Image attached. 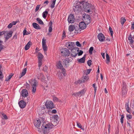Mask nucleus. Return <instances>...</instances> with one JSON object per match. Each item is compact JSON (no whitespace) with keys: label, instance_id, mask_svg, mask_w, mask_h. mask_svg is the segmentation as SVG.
I'll return each mask as SVG.
<instances>
[{"label":"nucleus","instance_id":"f704fd0d","mask_svg":"<svg viewBox=\"0 0 134 134\" xmlns=\"http://www.w3.org/2000/svg\"><path fill=\"white\" fill-rule=\"evenodd\" d=\"M2 118L3 119H4L5 120L8 119V118L7 116L5 114H2Z\"/></svg>","mask_w":134,"mask_h":134},{"label":"nucleus","instance_id":"6ab92c4d","mask_svg":"<svg viewBox=\"0 0 134 134\" xmlns=\"http://www.w3.org/2000/svg\"><path fill=\"white\" fill-rule=\"evenodd\" d=\"M68 29L69 31L70 32L72 31L74 29L75 30V31H76L77 32V29L75 27V26L73 25H71L69 26V27Z\"/></svg>","mask_w":134,"mask_h":134},{"label":"nucleus","instance_id":"9b49d317","mask_svg":"<svg viewBox=\"0 0 134 134\" xmlns=\"http://www.w3.org/2000/svg\"><path fill=\"white\" fill-rule=\"evenodd\" d=\"M75 19L74 18V15L70 14L68 16V21L70 23H72L74 22Z\"/></svg>","mask_w":134,"mask_h":134},{"label":"nucleus","instance_id":"680f3d73","mask_svg":"<svg viewBox=\"0 0 134 134\" xmlns=\"http://www.w3.org/2000/svg\"><path fill=\"white\" fill-rule=\"evenodd\" d=\"M17 23V21H14L11 23L12 25H15Z\"/></svg>","mask_w":134,"mask_h":134},{"label":"nucleus","instance_id":"7ed1b4c3","mask_svg":"<svg viewBox=\"0 0 134 134\" xmlns=\"http://www.w3.org/2000/svg\"><path fill=\"white\" fill-rule=\"evenodd\" d=\"M57 66L58 68L62 69V74L64 76H65L66 75V74L65 73V69L63 68L62 63L60 61H59L58 62L57 64Z\"/></svg>","mask_w":134,"mask_h":134},{"label":"nucleus","instance_id":"72a5a7b5","mask_svg":"<svg viewBox=\"0 0 134 134\" xmlns=\"http://www.w3.org/2000/svg\"><path fill=\"white\" fill-rule=\"evenodd\" d=\"M23 35H27L30 34V33L27 31L25 29H24L23 31Z\"/></svg>","mask_w":134,"mask_h":134},{"label":"nucleus","instance_id":"603ef678","mask_svg":"<svg viewBox=\"0 0 134 134\" xmlns=\"http://www.w3.org/2000/svg\"><path fill=\"white\" fill-rule=\"evenodd\" d=\"M5 33V31H3L2 32H0V36H1L2 35H4Z\"/></svg>","mask_w":134,"mask_h":134},{"label":"nucleus","instance_id":"ea45409f","mask_svg":"<svg viewBox=\"0 0 134 134\" xmlns=\"http://www.w3.org/2000/svg\"><path fill=\"white\" fill-rule=\"evenodd\" d=\"M73 95H74L76 97H78L79 96H80V94L79 93V92H77L75 93H74L72 94Z\"/></svg>","mask_w":134,"mask_h":134},{"label":"nucleus","instance_id":"473e14b6","mask_svg":"<svg viewBox=\"0 0 134 134\" xmlns=\"http://www.w3.org/2000/svg\"><path fill=\"white\" fill-rule=\"evenodd\" d=\"M56 1V0H53L51 6V8H53L54 7Z\"/></svg>","mask_w":134,"mask_h":134},{"label":"nucleus","instance_id":"1a4fd4ad","mask_svg":"<svg viewBox=\"0 0 134 134\" xmlns=\"http://www.w3.org/2000/svg\"><path fill=\"white\" fill-rule=\"evenodd\" d=\"M46 106L47 109H52L54 107L53 103L51 101H47L46 104Z\"/></svg>","mask_w":134,"mask_h":134},{"label":"nucleus","instance_id":"20e7f679","mask_svg":"<svg viewBox=\"0 0 134 134\" xmlns=\"http://www.w3.org/2000/svg\"><path fill=\"white\" fill-rule=\"evenodd\" d=\"M12 34L13 32L12 31H5V33L4 35V37L5 38V42L12 37Z\"/></svg>","mask_w":134,"mask_h":134},{"label":"nucleus","instance_id":"4be33fe9","mask_svg":"<svg viewBox=\"0 0 134 134\" xmlns=\"http://www.w3.org/2000/svg\"><path fill=\"white\" fill-rule=\"evenodd\" d=\"M85 55H84L83 57L80 59H78L77 60L80 63H84L85 60Z\"/></svg>","mask_w":134,"mask_h":134},{"label":"nucleus","instance_id":"0eeeda50","mask_svg":"<svg viewBox=\"0 0 134 134\" xmlns=\"http://www.w3.org/2000/svg\"><path fill=\"white\" fill-rule=\"evenodd\" d=\"M84 21L86 24L88 25L91 22L90 18V15L87 14H85L83 17Z\"/></svg>","mask_w":134,"mask_h":134},{"label":"nucleus","instance_id":"37998d69","mask_svg":"<svg viewBox=\"0 0 134 134\" xmlns=\"http://www.w3.org/2000/svg\"><path fill=\"white\" fill-rule=\"evenodd\" d=\"M46 39L43 38L42 40V45H46Z\"/></svg>","mask_w":134,"mask_h":134},{"label":"nucleus","instance_id":"c85d7f7f","mask_svg":"<svg viewBox=\"0 0 134 134\" xmlns=\"http://www.w3.org/2000/svg\"><path fill=\"white\" fill-rule=\"evenodd\" d=\"M27 71V69L26 68L24 69L22 71L21 74V76H23L26 73Z\"/></svg>","mask_w":134,"mask_h":134},{"label":"nucleus","instance_id":"864d4df0","mask_svg":"<svg viewBox=\"0 0 134 134\" xmlns=\"http://www.w3.org/2000/svg\"><path fill=\"white\" fill-rule=\"evenodd\" d=\"M58 77L61 80L63 78V76L62 75V74L61 73H60L58 75Z\"/></svg>","mask_w":134,"mask_h":134},{"label":"nucleus","instance_id":"aec40b11","mask_svg":"<svg viewBox=\"0 0 134 134\" xmlns=\"http://www.w3.org/2000/svg\"><path fill=\"white\" fill-rule=\"evenodd\" d=\"M69 59H65L63 62V64L65 66L67 67L69 65Z\"/></svg>","mask_w":134,"mask_h":134},{"label":"nucleus","instance_id":"dca6fc26","mask_svg":"<svg viewBox=\"0 0 134 134\" xmlns=\"http://www.w3.org/2000/svg\"><path fill=\"white\" fill-rule=\"evenodd\" d=\"M71 56L72 57H75L78 53V50L76 51L75 49H73L71 50Z\"/></svg>","mask_w":134,"mask_h":134},{"label":"nucleus","instance_id":"a211bd4d","mask_svg":"<svg viewBox=\"0 0 134 134\" xmlns=\"http://www.w3.org/2000/svg\"><path fill=\"white\" fill-rule=\"evenodd\" d=\"M18 104L20 107L22 108H24L26 105L25 102L23 100L20 101Z\"/></svg>","mask_w":134,"mask_h":134},{"label":"nucleus","instance_id":"bb28decb","mask_svg":"<svg viewBox=\"0 0 134 134\" xmlns=\"http://www.w3.org/2000/svg\"><path fill=\"white\" fill-rule=\"evenodd\" d=\"M48 14V12L47 11H45L43 12L42 13V16L43 18L44 19H45L47 16Z\"/></svg>","mask_w":134,"mask_h":134},{"label":"nucleus","instance_id":"2eb2a0df","mask_svg":"<svg viewBox=\"0 0 134 134\" xmlns=\"http://www.w3.org/2000/svg\"><path fill=\"white\" fill-rule=\"evenodd\" d=\"M21 94L23 97H26L28 96V92L26 89H23L21 91Z\"/></svg>","mask_w":134,"mask_h":134},{"label":"nucleus","instance_id":"9d476101","mask_svg":"<svg viewBox=\"0 0 134 134\" xmlns=\"http://www.w3.org/2000/svg\"><path fill=\"white\" fill-rule=\"evenodd\" d=\"M74 43L72 42H68L66 44V46L69 49L71 50L74 49Z\"/></svg>","mask_w":134,"mask_h":134},{"label":"nucleus","instance_id":"4468645a","mask_svg":"<svg viewBox=\"0 0 134 134\" xmlns=\"http://www.w3.org/2000/svg\"><path fill=\"white\" fill-rule=\"evenodd\" d=\"M83 79H85V80H80L75 82V83L76 84H77L78 83L80 84L84 82L85 81H87V80H88V76L87 75L85 76L84 77Z\"/></svg>","mask_w":134,"mask_h":134},{"label":"nucleus","instance_id":"052dcab7","mask_svg":"<svg viewBox=\"0 0 134 134\" xmlns=\"http://www.w3.org/2000/svg\"><path fill=\"white\" fill-rule=\"evenodd\" d=\"M53 118L54 119L57 120V119L58 118V116L57 115H54L53 116Z\"/></svg>","mask_w":134,"mask_h":134},{"label":"nucleus","instance_id":"39448f33","mask_svg":"<svg viewBox=\"0 0 134 134\" xmlns=\"http://www.w3.org/2000/svg\"><path fill=\"white\" fill-rule=\"evenodd\" d=\"M61 53L63 56H68L70 54L69 51L66 48H64L61 49Z\"/></svg>","mask_w":134,"mask_h":134},{"label":"nucleus","instance_id":"58836bf2","mask_svg":"<svg viewBox=\"0 0 134 134\" xmlns=\"http://www.w3.org/2000/svg\"><path fill=\"white\" fill-rule=\"evenodd\" d=\"M109 31L110 33L111 36L113 37V31L112 29L110 26H109Z\"/></svg>","mask_w":134,"mask_h":134},{"label":"nucleus","instance_id":"a18cd8bd","mask_svg":"<svg viewBox=\"0 0 134 134\" xmlns=\"http://www.w3.org/2000/svg\"><path fill=\"white\" fill-rule=\"evenodd\" d=\"M53 99L54 101L57 102L59 101V100L56 97H53Z\"/></svg>","mask_w":134,"mask_h":134},{"label":"nucleus","instance_id":"338daca9","mask_svg":"<svg viewBox=\"0 0 134 134\" xmlns=\"http://www.w3.org/2000/svg\"><path fill=\"white\" fill-rule=\"evenodd\" d=\"M104 54H105V53H101V54L102 55L103 58L104 59H105V57L104 56Z\"/></svg>","mask_w":134,"mask_h":134},{"label":"nucleus","instance_id":"8fccbe9b","mask_svg":"<svg viewBox=\"0 0 134 134\" xmlns=\"http://www.w3.org/2000/svg\"><path fill=\"white\" fill-rule=\"evenodd\" d=\"M40 5H37V7H36L35 10V12H37L38 10L39 9V8H40Z\"/></svg>","mask_w":134,"mask_h":134},{"label":"nucleus","instance_id":"f257e3e1","mask_svg":"<svg viewBox=\"0 0 134 134\" xmlns=\"http://www.w3.org/2000/svg\"><path fill=\"white\" fill-rule=\"evenodd\" d=\"M41 124L42 125V124L40 119L36 120L34 122V125L37 128L38 131L40 132L43 131L44 133H48L49 130L52 129L54 126V125L51 123L48 122L43 123L42 126H40Z\"/></svg>","mask_w":134,"mask_h":134},{"label":"nucleus","instance_id":"3c124183","mask_svg":"<svg viewBox=\"0 0 134 134\" xmlns=\"http://www.w3.org/2000/svg\"><path fill=\"white\" fill-rule=\"evenodd\" d=\"M52 27L51 26H49L48 29V31L49 32H51L52 31Z\"/></svg>","mask_w":134,"mask_h":134},{"label":"nucleus","instance_id":"4c0bfd02","mask_svg":"<svg viewBox=\"0 0 134 134\" xmlns=\"http://www.w3.org/2000/svg\"><path fill=\"white\" fill-rule=\"evenodd\" d=\"M93 47H90L89 49V52L90 54H92V51L93 50Z\"/></svg>","mask_w":134,"mask_h":134},{"label":"nucleus","instance_id":"13d9d810","mask_svg":"<svg viewBox=\"0 0 134 134\" xmlns=\"http://www.w3.org/2000/svg\"><path fill=\"white\" fill-rule=\"evenodd\" d=\"M12 26L13 25H12V23H10L8 25V27L9 29H10L12 27Z\"/></svg>","mask_w":134,"mask_h":134},{"label":"nucleus","instance_id":"412c9836","mask_svg":"<svg viewBox=\"0 0 134 134\" xmlns=\"http://www.w3.org/2000/svg\"><path fill=\"white\" fill-rule=\"evenodd\" d=\"M32 25L33 27L36 29H41L40 27L38 24L35 23H33Z\"/></svg>","mask_w":134,"mask_h":134},{"label":"nucleus","instance_id":"bf43d9fd","mask_svg":"<svg viewBox=\"0 0 134 134\" xmlns=\"http://www.w3.org/2000/svg\"><path fill=\"white\" fill-rule=\"evenodd\" d=\"M17 38V35L16 34H15L13 37V39H16Z\"/></svg>","mask_w":134,"mask_h":134},{"label":"nucleus","instance_id":"5fc2aeb1","mask_svg":"<svg viewBox=\"0 0 134 134\" xmlns=\"http://www.w3.org/2000/svg\"><path fill=\"white\" fill-rule=\"evenodd\" d=\"M83 52L81 51V50H80L79 51V52L78 53V55L79 56H80L81 55H82V54H83Z\"/></svg>","mask_w":134,"mask_h":134},{"label":"nucleus","instance_id":"79ce46f5","mask_svg":"<svg viewBox=\"0 0 134 134\" xmlns=\"http://www.w3.org/2000/svg\"><path fill=\"white\" fill-rule=\"evenodd\" d=\"M3 42V41H0V48L2 49L3 48L4 46L2 44V43Z\"/></svg>","mask_w":134,"mask_h":134},{"label":"nucleus","instance_id":"c03bdc74","mask_svg":"<svg viewBox=\"0 0 134 134\" xmlns=\"http://www.w3.org/2000/svg\"><path fill=\"white\" fill-rule=\"evenodd\" d=\"M121 117L120 119L121 122L122 124L123 122L124 118V116L123 115H121Z\"/></svg>","mask_w":134,"mask_h":134},{"label":"nucleus","instance_id":"423d86ee","mask_svg":"<svg viewBox=\"0 0 134 134\" xmlns=\"http://www.w3.org/2000/svg\"><path fill=\"white\" fill-rule=\"evenodd\" d=\"M86 24L84 22H80L79 25L80 29L79 28L78 30H77V33L80 31L81 30H83L85 29L86 27Z\"/></svg>","mask_w":134,"mask_h":134},{"label":"nucleus","instance_id":"f3484780","mask_svg":"<svg viewBox=\"0 0 134 134\" xmlns=\"http://www.w3.org/2000/svg\"><path fill=\"white\" fill-rule=\"evenodd\" d=\"M97 38L99 41H103L104 40L105 37L103 35L102 33H100L97 36Z\"/></svg>","mask_w":134,"mask_h":134},{"label":"nucleus","instance_id":"7c9ffc66","mask_svg":"<svg viewBox=\"0 0 134 134\" xmlns=\"http://www.w3.org/2000/svg\"><path fill=\"white\" fill-rule=\"evenodd\" d=\"M36 20L38 21L39 24L42 25L44 24L43 22L40 18H37L36 19Z\"/></svg>","mask_w":134,"mask_h":134},{"label":"nucleus","instance_id":"774afa93","mask_svg":"<svg viewBox=\"0 0 134 134\" xmlns=\"http://www.w3.org/2000/svg\"><path fill=\"white\" fill-rule=\"evenodd\" d=\"M131 29H134V24L133 23L132 24Z\"/></svg>","mask_w":134,"mask_h":134},{"label":"nucleus","instance_id":"a878e982","mask_svg":"<svg viewBox=\"0 0 134 134\" xmlns=\"http://www.w3.org/2000/svg\"><path fill=\"white\" fill-rule=\"evenodd\" d=\"M128 39L129 41L130 42L131 44H132L134 42V40L132 39V37L131 35H130V36L128 38Z\"/></svg>","mask_w":134,"mask_h":134},{"label":"nucleus","instance_id":"5701e85b","mask_svg":"<svg viewBox=\"0 0 134 134\" xmlns=\"http://www.w3.org/2000/svg\"><path fill=\"white\" fill-rule=\"evenodd\" d=\"M31 44V42L30 41H29L25 45V50H28Z\"/></svg>","mask_w":134,"mask_h":134},{"label":"nucleus","instance_id":"6e6552de","mask_svg":"<svg viewBox=\"0 0 134 134\" xmlns=\"http://www.w3.org/2000/svg\"><path fill=\"white\" fill-rule=\"evenodd\" d=\"M90 4L87 2H84L83 4V7L85 10L87 11V12H89L90 10Z\"/></svg>","mask_w":134,"mask_h":134},{"label":"nucleus","instance_id":"f03ea898","mask_svg":"<svg viewBox=\"0 0 134 134\" xmlns=\"http://www.w3.org/2000/svg\"><path fill=\"white\" fill-rule=\"evenodd\" d=\"M73 9L74 12L76 14H78L82 9L81 6L78 3L76 4Z\"/></svg>","mask_w":134,"mask_h":134},{"label":"nucleus","instance_id":"de8ad7c7","mask_svg":"<svg viewBox=\"0 0 134 134\" xmlns=\"http://www.w3.org/2000/svg\"><path fill=\"white\" fill-rule=\"evenodd\" d=\"M76 45L77 46L79 47H81V44H80L79 42L78 41H77L76 42Z\"/></svg>","mask_w":134,"mask_h":134},{"label":"nucleus","instance_id":"c756f323","mask_svg":"<svg viewBox=\"0 0 134 134\" xmlns=\"http://www.w3.org/2000/svg\"><path fill=\"white\" fill-rule=\"evenodd\" d=\"M13 76V74H11L10 75H9L8 76H7L5 80L6 81H8Z\"/></svg>","mask_w":134,"mask_h":134},{"label":"nucleus","instance_id":"e433bc0d","mask_svg":"<svg viewBox=\"0 0 134 134\" xmlns=\"http://www.w3.org/2000/svg\"><path fill=\"white\" fill-rule=\"evenodd\" d=\"M42 60H38V67H39V69H40L41 67V66L42 65Z\"/></svg>","mask_w":134,"mask_h":134},{"label":"nucleus","instance_id":"ddd939ff","mask_svg":"<svg viewBox=\"0 0 134 134\" xmlns=\"http://www.w3.org/2000/svg\"><path fill=\"white\" fill-rule=\"evenodd\" d=\"M127 91V90L126 86V85L125 84L123 83L122 91V96H124L126 94Z\"/></svg>","mask_w":134,"mask_h":134},{"label":"nucleus","instance_id":"393cba45","mask_svg":"<svg viewBox=\"0 0 134 134\" xmlns=\"http://www.w3.org/2000/svg\"><path fill=\"white\" fill-rule=\"evenodd\" d=\"M43 55L41 53H39L38 54V60H42V59L43 58Z\"/></svg>","mask_w":134,"mask_h":134},{"label":"nucleus","instance_id":"49530a36","mask_svg":"<svg viewBox=\"0 0 134 134\" xmlns=\"http://www.w3.org/2000/svg\"><path fill=\"white\" fill-rule=\"evenodd\" d=\"M92 62V61L91 60H88V61L87 62V64L89 66H90L91 65Z\"/></svg>","mask_w":134,"mask_h":134},{"label":"nucleus","instance_id":"b1692460","mask_svg":"<svg viewBox=\"0 0 134 134\" xmlns=\"http://www.w3.org/2000/svg\"><path fill=\"white\" fill-rule=\"evenodd\" d=\"M106 63L107 64H108L110 62V57L109 55L107 53L106 54Z\"/></svg>","mask_w":134,"mask_h":134},{"label":"nucleus","instance_id":"4d7b16f0","mask_svg":"<svg viewBox=\"0 0 134 134\" xmlns=\"http://www.w3.org/2000/svg\"><path fill=\"white\" fill-rule=\"evenodd\" d=\"M91 70V69H88L87 70V71L86 73V75H88L89 74Z\"/></svg>","mask_w":134,"mask_h":134},{"label":"nucleus","instance_id":"c9c22d12","mask_svg":"<svg viewBox=\"0 0 134 134\" xmlns=\"http://www.w3.org/2000/svg\"><path fill=\"white\" fill-rule=\"evenodd\" d=\"M126 21V19L124 18H123V17H122L121 18V24L123 25L125 22Z\"/></svg>","mask_w":134,"mask_h":134},{"label":"nucleus","instance_id":"e2e57ef3","mask_svg":"<svg viewBox=\"0 0 134 134\" xmlns=\"http://www.w3.org/2000/svg\"><path fill=\"white\" fill-rule=\"evenodd\" d=\"M65 32L64 31H63V33L62 35V37L63 38H64L65 37Z\"/></svg>","mask_w":134,"mask_h":134},{"label":"nucleus","instance_id":"09e8293b","mask_svg":"<svg viewBox=\"0 0 134 134\" xmlns=\"http://www.w3.org/2000/svg\"><path fill=\"white\" fill-rule=\"evenodd\" d=\"M125 108L126 109V111H128L129 112V105L128 104H126L125 105Z\"/></svg>","mask_w":134,"mask_h":134},{"label":"nucleus","instance_id":"0e129e2a","mask_svg":"<svg viewBox=\"0 0 134 134\" xmlns=\"http://www.w3.org/2000/svg\"><path fill=\"white\" fill-rule=\"evenodd\" d=\"M49 3V2L48 1L46 0L44 2V3L46 4V5H47Z\"/></svg>","mask_w":134,"mask_h":134},{"label":"nucleus","instance_id":"6e6d98bb","mask_svg":"<svg viewBox=\"0 0 134 134\" xmlns=\"http://www.w3.org/2000/svg\"><path fill=\"white\" fill-rule=\"evenodd\" d=\"M77 126L80 128H81L82 126L81 124L77 122Z\"/></svg>","mask_w":134,"mask_h":134},{"label":"nucleus","instance_id":"2f4dec72","mask_svg":"<svg viewBox=\"0 0 134 134\" xmlns=\"http://www.w3.org/2000/svg\"><path fill=\"white\" fill-rule=\"evenodd\" d=\"M42 48L43 49L45 52V54H46V53L45 52L47 50V47L46 45H43Z\"/></svg>","mask_w":134,"mask_h":134},{"label":"nucleus","instance_id":"a19ab883","mask_svg":"<svg viewBox=\"0 0 134 134\" xmlns=\"http://www.w3.org/2000/svg\"><path fill=\"white\" fill-rule=\"evenodd\" d=\"M127 119L128 120H129L131 119L132 118L131 115L130 114H128L126 116Z\"/></svg>","mask_w":134,"mask_h":134},{"label":"nucleus","instance_id":"69168bd1","mask_svg":"<svg viewBox=\"0 0 134 134\" xmlns=\"http://www.w3.org/2000/svg\"><path fill=\"white\" fill-rule=\"evenodd\" d=\"M57 111L55 109L53 110L52 111V112L53 113H56Z\"/></svg>","mask_w":134,"mask_h":134},{"label":"nucleus","instance_id":"f8f14e48","mask_svg":"<svg viewBox=\"0 0 134 134\" xmlns=\"http://www.w3.org/2000/svg\"><path fill=\"white\" fill-rule=\"evenodd\" d=\"M38 84V82L36 80L34 79L32 86V92L33 93H35L36 91V87L37 85Z\"/></svg>","mask_w":134,"mask_h":134},{"label":"nucleus","instance_id":"cd10ccee","mask_svg":"<svg viewBox=\"0 0 134 134\" xmlns=\"http://www.w3.org/2000/svg\"><path fill=\"white\" fill-rule=\"evenodd\" d=\"M86 89L85 88L84 89L81 90V91L79 92L80 95H82L84 94L86 92Z\"/></svg>","mask_w":134,"mask_h":134}]
</instances>
